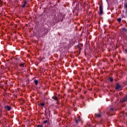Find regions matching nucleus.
I'll list each match as a JSON object with an SVG mask.
<instances>
[{"instance_id":"19","label":"nucleus","mask_w":127,"mask_h":127,"mask_svg":"<svg viewBox=\"0 0 127 127\" xmlns=\"http://www.w3.org/2000/svg\"><path fill=\"white\" fill-rule=\"evenodd\" d=\"M37 127H43V126H42V125H38Z\"/></svg>"},{"instance_id":"3","label":"nucleus","mask_w":127,"mask_h":127,"mask_svg":"<svg viewBox=\"0 0 127 127\" xmlns=\"http://www.w3.org/2000/svg\"><path fill=\"white\" fill-rule=\"evenodd\" d=\"M94 116L96 119H101L103 117V115L102 112L95 113Z\"/></svg>"},{"instance_id":"20","label":"nucleus","mask_w":127,"mask_h":127,"mask_svg":"<svg viewBox=\"0 0 127 127\" xmlns=\"http://www.w3.org/2000/svg\"><path fill=\"white\" fill-rule=\"evenodd\" d=\"M123 30L125 31V32H127V29L123 28Z\"/></svg>"},{"instance_id":"14","label":"nucleus","mask_w":127,"mask_h":127,"mask_svg":"<svg viewBox=\"0 0 127 127\" xmlns=\"http://www.w3.org/2000/svg\"><path fill=\"white\" fill-rule=\"evenodd\" d=\"M122 21V18H117V21L118 22H121V21Z\"/></svg>"},{"instance_id":"7","label":"nucleus","mask_w":127,"mask_h":127,"mask_svg":"<svg viewBox=\"0 0 127 127\" xmlns=\"http://www.w3.org/2000/svg\"><path fill=\"white\" fill-rule=\"evenodd\" d=\"M52 99H53V100H55V101H56L57 103H58V102H59V99H58V97H57V96H53Z\"/></svg>"},{"instance_id":"13","label":"nucleus","mask_w":127,"mask_h":127,"mask_svg":"<svg viewBox=\"0 0 127 127\" xmlns=\"http://www.w3.org/2000/svg\"><path fill=\"white\" fill-rule=\"evenodd\" d=\"M40 106H41V107H44V106H45V103H40Z\"/></svg>"},{"instance_id":"16","label":"nucleus","mask_w":127,"mask_h":127,"mask_svg":"<svg viewBox=\"0 0 127 127\" xmlns=\"http://www.w3.org/2000/svg\"><path fill=\"white\" fill-rule=\"evenodd\" d=\"M47 114H48L47 110H46V111H45V116H47Z\"/></svg>"},{"instance_id":"8","label":"nucleus","mask_w":127,"mask_h":127,"mask_svg":"<svg viewBox=\"0 0 127 127\" xmlns=\"http://www.w3.org/2000/svg\"><path fill=\"white\" fill-rule=\"evenodd\" d=\"M108 80L109 81H110V82H111V83L114 82V78L113 77H109L108 78Z\"/></svg>"},{"instance_id":"17","label":"nucleus","mask_w":127,"mask_h":127,"mask_svg":"<svg viewBox=\"0 0 127 127\" xmlns=\"http://www.w3.org/2000/svg\"><path fill=\"white\" fill-rule=\"evenodd\" d=\"M124 7H125L126 8H127V3H126V4H125V5H124Z\"/></svg>"},{"instance_id":"5","label":"nucleus","mask_w":127,"mask_h":127,"mask_svg":"<svg viewBox=\"0 0 127 127\" xmlns=\"http://www.w3.org/2000/svg\"><path fill=\"white\" fill-rule=\"evenodd\" d=\"M4 109L5 110H6V111H8V112H9V111H11V107L8 105H6V106L4 107Z\"/></svg>"},{"instance_id":"18","label":"nucleus","mask_w":127,"mask_h":127,"mask_svg":"<svg viewBox=\"0 0 127 127\" xmlns=\"http://www.w3.org/2000/svg\"><path fill=\"white\" fill-rule=\"evenodd\" d=\"M60 18H61V21H63V16H62Z\"/></svg>"},{"instance_id":"21","label":"nucleus","mask_w":127,"mask_h":127,"mask_svg":"<svg viewBox=\"0 0 127 127\" xmlns=\"http://www.w3.org/2000/svg\"><path fill=\"white\" fill-rule=\"evenodd\" d=\"M49 115H50V113H51V112H50V110H49Z\"/></svg>"},{"instance_id":"1","label":"nucleus","mask_w":127,"mask_h":127,"mask_svg":"<svg viewBox=\"0 0 127 127\" xmlns=\"http://www.w3.org/2000/svg\"><path fill=\"white\" fill-rule=\"evenodd\" d=\"M116 111L117 110L116 109H115V108L110 107L107 108L106 110V114H107V115H111V114H113V113L114 114V113H116Z\"/></svg>"},{"instance_id":"12","label":"nucleus","mask_w":127,"mask_h":127,"mask_svg":"<svg viewBox=\"0 0 127 127\" xmlns=\"http://www.w3.org/2000/svg\"><path fill=\"white\" fill-rule=\"evenodd\" d=\"M24 63H23V64H20L19 65V66H20V67H24Z\"/></svg>"},{"instance_id":"9","label":"nucleus","mask_w":127,"mask_h":127,"mask_svg":"<svg viewBox=\"0 0 127 127\" xmlns=\"http://www.w3.org/2000/svg\"><path fill=\"white\" fill-rule=\"evenodd\" d=\"M27 3L26 1L24 0V4L22 5V7H25V5Z\"/></svg>"},{"instance_id":"15","label":"nucleus","mask_w":127,"mask_h":127,"mask_svg":"<svg viewBox=\"0 0 127 127\" xmlns=\"http://www.w3.org/2000/svg\"><path fill=\"white\" fill-rule=\"evenodd\" d=\"M47 123H48V121L47 120H45L43 121L44 124H47Z\"/></svg>"},{"instance_id":"4","label":"nucleus","mask_w":127,"mask_h":127,"mask_svg":"<svg viewBox=\"0 0 127 127\" xmlns=\"http://www.w3.org/2000/svg\"><path fill=\"white\" fill-rule=\"evenodd\" d=\"M99 15H102V14H104V12L103 11V5L102 4H100L99 5Z\"/></svg>"},{"instance_id":"11","label":"nucleus","mask_w":127,"mask_h":127,"mask_svg":"<svg viewBox=\"0 0 127 127\" xmlns=\"http://www.w3.org/2000/svg\"><path fill=\"white\" fill-rule=\"evenodd\" d=\"M34 83H35V85H38V80L35 79L34 80Z\"/></svg>"},{"instance_id":"6","label":"nucleus","mask_w":127,"mask_h":127,"mask_svg":"<svg viewBox=\"0 0 127 127\" xmlns=\"http://www.w3.org/2000/svg\"><path fill=\"white\" fill-rule=\"evenodd\" d=\"M127 96L124 97L123 99L121 100V103H125L127 102Z\"/></svg>"},{"instance_id":"10","label":"nucleus","mask_w":127,"mask_h":127,"mask_svg":"<svg viewBox=\"0 0 127 127\" xmlns=\"http://www.w3.org/2000/svg\"><path fill=\"white\" fill-rule=\"evenodd\" d=\"M80 122H81V120H80V119H78V120H75V123L77 125H78V124H79Z\"/></svg>"},{"instance_id":"2","label":"nucleus","mask_w":127,"mask_h":127,"mask_svg":"<svg viewBox=\"0 0 127 127\" xmlns=\"http://www.w3.org/2000/svg\"><path fill=\"white\" fill-rule=\"evenodd\" d=\"M115 89L117 91H122V90H123V87H122V85L117 82L115 84Z\"/></svg>"},{"instance_id":"22","label":"nucleus","mask_w":127,"mask_h":127,"mask_svg":"<svg viewBox=\"0 0 127 127\" xmlns=\"http://www.w3.org/2000/svg\"><path fill=\"white\" fill-rule=\"evenodd\" d=\"M125 51H126V52H127V50H125Z\"/></svg>"}]
</instances>
